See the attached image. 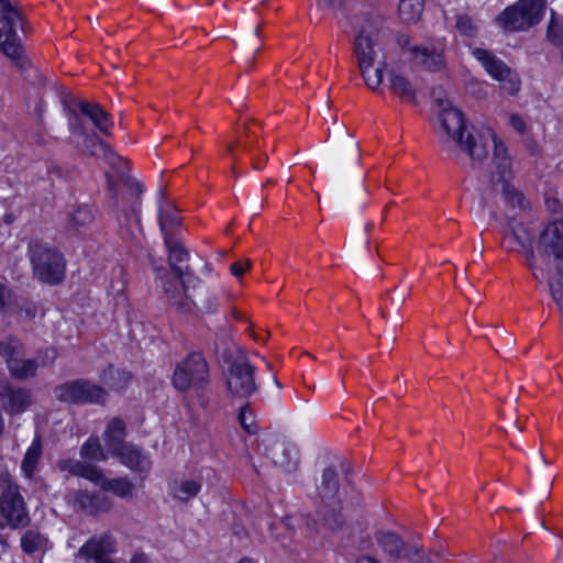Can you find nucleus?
<instances>
[{"label":"nucleus","mask_w":563,"mask_h":563,"mask_svg":"<svg viewBox=\"0 0 563 563\" xmlns=\"http://www.w3.org/2000/svg\"><path fill=\"white\" fill-rule=\"evenodd\" d=\"M43 452L42 440L35 437L31 445L26 450L21 463V471L26 478H32Z\"/></svg>","instance_id":"nucleus-31"},{"label":"nucleus","mask_w":563,"mask_h":563,"mask_svg":"<svg viewBox=\"0 0 563 563\" xmlns=\"http://www.w3.org/2000/svg\"><path fill=\"white\" fill-rule=\"evenodd\" d=\"M548 37L556 45L563 43V18H556L553 10L548 25Z\"/></svg>","instance_id":"nucleus-46"},{"label":"nucleus","mask_w":563,"mask_h":563,"mask_svg":"<svg viewBox=\"0 0 563 563\" xmlns=\"http://www.w3.org/2000/svg\"><path fill=\"white\" fill-rule=\"evenodd\" d=\"M66 501L76 512L97 515L107 512L112 508L113 501L100 493H90L86 489L70 490L66 495Z\"/></svg>","instance_id":"nucleus-18"},{"label":"nucleus","mask_w":563,"mask_h":563,"mask_svg":"<svg viewBox=\"0 0 563 563\" xmlns=\"http://www.w3.org/2000/svg\"><path fill=\"white\" fill-rule=\"evenodd\" d=\"M115 456L124 466L140 474L146 475L152 467L150 455L133 443L125 444Z\"/></svg>","instance_id":"nucleus-23"},{"label":"nucleus","mask_w":563,"mask_h":563,"mask_svg":"<svg viewBox=\"0 0 563 563\" xmlns=\"http://www.w3.org/2000/svg\"><path fill=\"white\" fill-rule=\"evenodd\" d=\"M158 222L164 235L165 245H169V240H172L170 238L174 230L179 225L180 219L175 211L170 209H163L161 207L158 211Z\"/></svg>","instance_id":"nucleus-36"},{"label":"nucleus","mask_w":563,"mask_h":563,"mask_svg":"<svg viewBox=\"0 0 563 563\" xmlns=\"http://www.w3.org/2000/svg\"><path fill=\"white\" fill-rule=\"evenodd\" d=\"M548 278L552 298L560 310L563 311V272H560L559 268H556L555 274L549 273Z\"/></svg>","instance_id":"nucleus-43"},{"label":"nucleus","mask_w":563,"mask_h":563,"mask_svg":"<svg viewBox=\"0 0 563 563\" xmlns=\"http://www.w3.org/2000/svg\"><path fill=\"white\" fill-rule=\"evenodd\" d=\"M0 402L8 415H19L31 406L32 393L24 387L4 384L0 387Z\"/></svg>","instance_id":"nucleus-22"},{"label":"nucleus","mask_w":563,"mask_h":563,"mask_svg":"<svg viewBox=\"0 0 563 563\" xmlns=\"http://www.w3.org/2000/svg\"><path fill=\"white\" fill-rule=\"evenodd\" d=\"M209 382V367L201 353H191L177 364L173 385L178 390L203 388Z\"/></svg>","instance_id":"nucleus-12"},{"label":"nucleus","mask_w":563,"mask_h":563,"mask_svg":"<svg viewBox=\"0 0 563 563\" xmlns=\"http://www.w3.org/2000/svg\"><path fill=\"white\" fill-rule=\"evenodd\" d=\"M396 42L402 54H408L410 60L417 66L430 71H440L445 68V45L442 41L412 44L408 35L399 34Z\"/></svg>","instance_id":"nucleus-9"},{"label":"nucleus","mask_w":563,"mask_h":563,"mask_svg":"<svg viewBox=\"0 0 563 563\" xmlns=\"http://www.w3.org/2000/svg\"><path fill=\"white\" fill-rule=\"evenodd\" d=\"M264 453L272 463L286 473L297 471L299 452L296 445L282 435L268 434L263 438Z\"/></svg>","instance_id":"nucleus-13"},{"label":"nucleus","mask_w":563,"mask_h":563,"mask_svg":"<svg viewBox=\"0 0 563 563\" xmlns=\"http://www.w3.org/2000/svg\"><path fill=\"white\" fill-rule=\"evenodd\" d=\"M201 482L190 478L180 479L175 483L173 495L180 501H188L195 498L201 490Z\"/></svg>","instance_id":"nucleus-33"},{"label":"nucleus","mask_w":563,"mask_h":563,"mask_svg":"<svg viewBox=\"0 0 563 563\" xmlns=\"http://www.w3.org/2000/svg\"><path fill=\"white\" fill-rule=\"evenodd\" d=\"M16 355L8 361V369L16 379H27L35 376L38 364L34 360H25Z\"/></svg>","instance_id":"nucleus-32"},{"label":"nucleus","mask_w":563,"mask_h":563,"mask_svg":"<svg viewBox=\"0 0 563 563\" xmlns=\"http://www.w3.org/2000/svg\"><path fill=\"white\" fill-rule=\"evenodd\" d=\"M18 27L24 31L22 14L10 0H0V49L15 62H19L23 55Z\"/></svg>","instance_id":"nucleus-8"},{"label":"nucleus","mask_w":563,"mask_h":563,"mask_svg":"<svg viewBox=\"0 0 563 563\" xmlns=\"http://www.w3.org/2000/svg\"><path fill=\"white\" fill-rule=\"evenodd\" d=\"M133 488L134 485L128 477L106 478L101 487L103 492H111L123 499L132 496Z\"/></svg>","instance_id":"nucleus-37"},{"label":"nucleus","mask_w":563,"mask_h":563,"mask_svg":"<svg viewBox=\"0 0 563 563\" xmlns=\"http://www.w3.org/2000/svg\"><path fill=\"white\" fill-rule=\"evenodd\" d=\"M378 545L391 558L406 559L411 563H430L421 548L415 544H406L393 532H382L377 536Z\"/></svg>","instance_id":"nucleus-17"},{"label":"nucleus","mask_w":563,"mask_h":563,"mask_svg":"<svg viewBox=\"0 0 563 563\" xmlns=\"http://www.w3.org/2000/svg\"><path fill=\"white\" fill-rule=\"evenodd\" d=\"M78 107L80 112L92 122L96 129L104 135H110L113 122L107 111H104L98 103L88 101H80Z\"/></svg>","instance_id":"nucleus-26"},{"label":"nucleus","mask_w":563,"mask_h":563,"mask_svg":"<svg viewBox=\"0 0 563 563\" xmlns=\"http://www.w3.org/2000/svg\"><path fill=\"white\" fill-rule=\"evenodd\" d=\"M130 563H151V560L145 553L136 552L132 555Z\"/></svg>","instance_id":"nucleus-54"},{"label":"nucleus","mask_w":563,"mask_h":563,"mask_svg":"<svg viewBox=\"0 0 563 563\" xmlns=\"http://www.w3.org/2000/svg\"><path fill=\"white\" fill-rule=\"evenodd\" d=\"M251 261L244 260V262H235L231 264L230 272L235 277H241L246 269L251 268Z\"/></svg>","instance_id":"nucleus-50"},{"label":"nucleus","mask_w":563,"mask_h":563,"mask_svg":"<svg viewBox=\"0 0 563 563\" xmlns=\"http://www.w3.org/2000/svg\"><path fill=\"white\" fill-rule=\"evenodd\" d=\"M378 41H375L371 36L358 34L354 41V54L357 59V65H367L371 63H377L378 52L375 46Z\"/></svg>","instance_id":"nucleus-28"},{"label":"nucleus","mask_w":563,"mask_h":563,"mask_svg":"<svg viewBox=\"0 0 563 563\" xmlns=\"http://www.w3.org/2000/svg\"><path fill=\"white\" fill-rule=\"evenodd\" d=\"M168 249V260H169V266L174 273V278H170L166 274L165 268H158L157 269V278L161 282V285L163 286V282H166L169 279L170 282L177 283V287H180V284L183 285V282H186L184 277L192 278L189 276V266H179V263L186 262L189 257V254L187 250L184 247V245L173 242L169 240V245H166Z\"/></svg>","instance_id":"nucleus-21"},{"label":"nucleus","mask_w":563,"mask_h":563,"mask_svg":"<svg viewBox=\"0 0 563 563\" xmlns=\"http://www.w3.org/2000/svg\"><path fill=\"white\" fill-rule=\"evenodd\" d=\"M472 54L483 65L485 70L501 84L503 89L509 95H515L519 90L520 80L518 75L501 59L479 47L474 48Z\"/></svg>","instance_id":"nucleus-14"},{"label":"nucleus","mask_w":563,"mask_h":563,"mask_svg":"<svg viewBox=\"0 0 563 563\" xmlns=\"http://www.w3.org/2000/svg\"><path fill=\"white\" fill-rule=\"evenodd\" d=\"M0 529L24 528L30 522L25 501L20 494L19 486L7 474L0 475Z\"/></svg>","instance_id":"nucleus-7"},{"label":"nucleus","mask_w":563,"mask_h":563,"mask_svg":"<svg viewBox=\"0 0 563 563\" xmlns=\"http://www.w3.org/2000/svg\"><path fill=\"white\" fill-rule=\"evenodd\" d=\"M130 375L120 368L113 366L108 367L103 371L102 382L108 385L111 389H121L129 382Z\"/></svg>","instance_id":"nucleus-39"},{"label":"nucleus","mask_w":563,"mask_h":563,"mask_svg":"<svg viewBox=\"0 0 563 563\" xmlns=\"http://www.w3.org/2000/svg\"><path fill=\"white\" fill-rule=\"evenodd\" d=\"M317 4L322 10H336L339 8L335 0H317Z\"/></svg>","instance_id":"nucleus-53"},{"label":"nucleus","mask_w":563,"mask_h":563,"mask_svg":"<svg viewBox=\"0 0 563 563\" xmlns=\"http://www.w3.org/2000/svg\"><path fill=\"white\" fill-rule=\"evenodd\" d=\"M239 563H255V561L250 558H244V559L240 560Z\"/></svg>","instance_id":"nucleus-63"},{"label":"nucleus","mask_w":563,"mask_h":563,"mask_svg":"<svg viewBox=\"0 0 563 563\" xmlns=\"http://www.w3.org/2000/svg\"><path fill=\"white\" fill-rule=\"evenodd\" d=\"M62 468L68 471L70 474L86 478L102 487L106 476L101 468L81 461H65Z\"/></svg>","instance_id":"nucleus-27"},{"label":"nucleus","mask_w":563,"mask_h":563,"mask_svg":"<svg viewBox=\"0 0 563 563\" xmlns=\"http://www.w3.org/2000/svg\"><path fill=\"white\" fill-rule=\"evenodd\" d=\"M32 140H33L34 144H36L38 146H45L47 144V139L41 132L34 133L32 136Z\"/></svg>","instance_id":"nucleus-56"},{"label":"nucleus","mask_w":563,"mask_h":563,"mask_svg":"<svg viewBox=\"0 0 563 563\" xmlns=\"http://www.w3.org/2000/svg\"><path fill=\"white\" fill-rule=\"evenodd\" d=\"M125 437V424L119 419H112L104 430L103 438L106 441V446L113 454H118V451H121L123 446L126 444L123 442Z\"/></svg>","instance_id":"nucleus-29"},{"label":"nucleus","mask_w":563,"mask_h":563,"mask_svg":"<svg viewBox=\"0 0 563 563\" xmlns=\"http://www.w3.org/2000/svg\"><path fill=\"white\" fill-rule=\"evenodd\" d=\"M439 104V121L441 142L446 150L460 148L474 161H483L487 156V146L478 142L467 132L463 113L450 100L437 99Z\"/></svg>","instance_id":"nucleus-2"},{"label":"nucleus","mask_w":563,"mask_h":563,"mask_svg":"<svg viewBox=\"0 0 563 563\" xmlns=\"http://www.w3.org/2000/svg\"><path fill=\"white\" fill-rule=\"evenodd\" d=\"M455 29L461 36L468 38L475 37L478 32V26L467 14H460L456 16Z\"/></svg>","instance_id":"nucleus-45"},{"label":"nucleus","mask_w":563,"mask_h":563,"mask_svg":"<svg viewBox=\"0 0 563 563\" xmlns=\"http://www.w3.org/2000/svg\"><path fill=\"white\" fill-rule=\"evenodd\" d=\"M80 137L82 139V142H78L77 147L81 154L98 158L102 157L111 164H113L115 161H122L121 157L117 156L106 142L97 136V134L87 132Z\"/></svg>","instance_id":"nucleus-24"},{"label":"nucleus","mask_w":563,"mask_h":563,"mask_svg":"<svg viewBox=\"0 0 563 563\" xmlns=\"http://www.w3.org/2000/svg\"><path fill=\"white\" fill-rule=\"evenodd\" d=\"M410 295L409 288H402L399 289L398 295L396 298H393L391 300L395 301L398 305H401L405 302L406 298Z\"/></svg>","instance_id":"nucleus-55"},{"label":"nucleus","mask_w":563,"mask_h":563,"mask_svg":"<svg viewBox=\"0 0 563 563\" xmlns=\"http://www.w3.org/2000/svg\"><path fill=\"white\" fill-rule=\"evenodd\" d=\"M21 354L22 345L18 340L11 336L0 340V355L5 357L7 363L11 357H15Z\"/></svg>","instance_id":"nucleus-47"},{"label":"nucleus","mask_w":563,"mask_h":563,"mask_svg":"<svg viewBox=\"0 0 563 563\" xmlns=\"http://www.w3.org/2000/svg\"><path fill=\"white\" fill-rule=\"evenodd\" d=\"M424 8V0H400L398 11L400 19L406 23H416Z\"/></svg>","instance_id":"nucleus-34"},{"label":"nucleus","mask_w":563,"mask_h":563,"mask_svg":"<svg viewBox=\"0 0 563 563\" xmlns=\"http://www.w3.org/2000/svg\"><path fill=\"white\" fill-rule=\"evenodd\" d=\"M336 133L342 137V148L338 161L339 166L341 168L350 165L360 166L361 148L358 142L353 139L343 124H336Z\"/></svg>","instance_id":"nucleus-25"},{"label":"nucleus","mask_w":563,"mask_h":563,"mask_svg":"<svg viewBox=\"0 0 563 563\" xmlns=\"http://www.w3.org/2000/svg\"><path fill=\"white\" fill-rule=\"evenodd\" d=\"M166 299L180 312H189L197 308L205 313H213L218 308L217 296L200 279L186 278L180 287L177 283L167 279L163 282Z\"/></svg>","instance_id":"nucleus-4"},{"label":"nucleus","mask_w":563,"mask_h":563,"mask_svg":"<svg viewBox=\"0 0 563 563\" xmlns=\"http://www.w3.org/2000/svg\"><path fill=\"white\" fill-rule=\"evenodd\" d=\"M255 371L246 355L239 352L227 372V388L232 397L243 399L256 393Z\"/></svg>","instance_id":"nucleus-11"},{"label":"nucleus","mask_w":563,"mask_h":563,"mask_svg":"<svg viewBox=\"0 0 563 563\" xmlns=\"http://www.w3.org/2000/svg\"><path fill=\"white\" fill-rule=\"evenodd\" d=\"M545 10V0H518L503 10L495 23L506 33L526 32L541 22Z\"/></svg>","instance_id":"nucleus-6"},{"label":"nucleus","mask_w":563,"mask_h":563,"mask_svg":"<svg viewBox=\"0 0 563 563\" xmlns=\"http://www.w3.org/2000/svg\"><path fill=\"white\" fill-rule=\"evenodd\" d=\"M261 26L256 25L253 29L242 30L239 35V44L243 49H254L256 54L261 49V36H260Z\"/></svg>","instance_id":"nucleus-40"},{"label":"nucleus","mask_w":563,"mask_h":563,"mask_svg":"<svg viewBox=\"0 0 563 563\" xmlns=\"http://www.w3.org/2000/svg\"><path fill=\"white\" fill-rule=\"evenodd\" d=\"M508 225L510 233L505 235V243L509 244V250L522 252L528 266L532 269L533 277L540 280L541 277L537 273L534 265L533 233L527 225L520 222L509 221Z\"/></svg>","instance_id":"nucleus-16"},{"label":"nucleus","mask_w":563,"mask_h":563,"mask_svg":"<svg viewBox=\"0 0 563 563\" xmlns=\"http://www.w3.org/2000/svg\"><path fill=\"white\" fill-rule=\"evenodd\" d=\"M45 111V107L44 104L41 102L37 107H36V112H37V120H38V123L42 125L43 124V113Z\"/></svg>","instance_id":"nucleus-57"},{"label":"nucleus","mask_w":563,"mask_h":563,"mask_svg":"<svg viewBox=\"0 0 563 563\" xmlns=\"http://www.w3.org/2000/svg\"><path fill=\"white\" fill-rule=\"evenodd\" d=\"M389 86L395 95L408 101L415 100L416 92L410 81L397 74L396 71L389 73Z\"/></svg>","instance_id":"nucleus-35"},{"label":"nucleus","mask_w":563,"mask_h":563,"mask_svg":"<svg viewBox=\"0 0 563 563\" xmlns=\"http://www.w3.org/2000/svg\"><path fill=\"white\" fill-rule=\"evenodd\" d=\"M10 289L0 282V312H2L10 300Z\"/></svg>","instance_id":"nucleus-51"},{"label":"nucleus","mask_w":563,"mask_h":563,"mask_svg":"<svg viewBox=\"0 0 563 563\" xmlns=\"http://www.w3.org/2000/svg\"><path fill=\"white\" fill-rule=\"evenodd\" d=\"M68 129L70 133L75 137H80L87 133L84 128L80 118L76 113H71L68 118Z\"/></svg>","instance_id":"nucleus-49"},{"label":"nucleus","mask_w":563,"mask_h":563,"mask_svg":"<svg viewBox=\"0 0 563 563\" xmlns=\"http://www.w3.org/2000/svg\"><path fill=\"white\" fill-rule=\"evenodd\" d=\"M384 19L379 14H367L364 19V23L358 34L371 36L375 41H378L384 35Z\"/></svg>","instance_id":"nucleus-38"},{"label":"nucleus","mask_w":563,"mask_h":563,"mask_svg":"<svg viewBox=\"0 0 563 563\" xmlns=\"http://www.w3.org/2000/svg\"><path fill=\"white\" fill-rule=\"evenodd\" d=\"M236 144H238V142H235V143H229V144L227 145V151H228V153H229V154L234 155V148H235V145H236Z\"/></svg>","instance_id":"nucleus-60"},{"label":"nucleus","mask_w":563,"mask_h":563,"mask_svg":"<svg viewBox=\"0 0 563 563\" xmlns=\"http://www.w3.org/2000/svg\"><path fill=\"white\" fill-rule=\"evenodd\" d=\"M46 542L47 539L44 536L36 531L30 530L22 536L21 548L25 553L32 554L45 547Z\"/></svg>","instance_id":"nucleus-41"},{"label":"nucleus","mask_w":563,"mask_h":563,"mask_svg":"<svg viewBox=\"0 0 563 563\" xmlns=\"http://www.w3.org/2000/svg\"><path fill=\"white\" fill-rule=\"evenodd\" d=\"M240 424L244 430L249 433H254L256 431V427L254 423V418L251 412L247 411V407L243 406L239 413Z\"/></svg>","instance_id":"nucleus-48"},{"label":"nucleus","mask_w":563,"mask_h":563,"mask_svg":"<svg viewBox=\"0 0 563 563\" xmlns=\"http://www.w3.org/2000/svg\"><path fill=\"white\" fill-rule=\"evenodd\" d=\"M487 134L494 144L493 164L495 169L490 178L492 194L500 195L505 203L514 210H526L529 202L522 192L510 184L512 177L511 158L507 154L506 146L492 130H488Z\"/></svg>","instance_id":"nucleus-5"},{"label":"nucleus","mask_w":563,"mask_h":563,"mask_svg":"<svg viewBox=\"0 0 563 563\" xmlns=\"http://www.w3.org/2000/svg\"><path fill=\"white\" fill-rule=\"evenodd\" d=\"M115 551V540L109 533L93 536L78 550L77 558L86 563H117L109 555Z\"/></svg>","instance_id":"nucleus-19"},{"label":"nucleus","mask_w":563,"mask_h":563,"mask_svg":"<svg viewBox=\"0 0 563 563\" xmlns=\"http://www.w3.org/2000/svg\"><path fill=\"white\" fill-rule=\"evenodd\" d=\"M45 111V107L44 104L41 102L37 107H36V112H37V120H38V123L42 125L43 124V113Z\"/></svg>","instance_id":"nucleus-58"},{"label":"nucleus","mask_w":563,"mask_h":563,"mask_svg":"<svg viewBox=\"0 0 563 563\" xmlns=\"http://www.w3.org/2000/svg\"><path fill=\"white\" fill-rule=\"evenodd\" d=\"M95 219V213L89 206L82 205L70 213L69 221L76 228H81L90 224Z\"/></svg>","instance_id":"nucleus-44"},{"label":"nucleus","mask_w":563,"mask_h":563,"mask_svg":"<svg viewBox=\"0 0 563 563\" xmlns=\"http://www.w3.org/2000/svg\"><path fill=\"white\" fill-rule=\"evenodd\" d=\"M55 397L65 402L99 404L103 401L106 391L93 383L77 379L56 387Z\"/></svg>","instance_id":"nucleus-15"},{"label":"nucleus","mask_w":563,"mask_h":563,"mask_svg":"<svg viewBox=\"0 0 563 563\" xmlns=\"http://www.w3.org/2000/svg\"><path fill=\"white\" fill-rule=\"evenodd\" d=\"M538 249L543 256L563 262V221L550 222L542 229Z\"/></svg>","instance_id":"nucleus-20"},{"label":"nucleus","mask_w":563,"mask_h":563,"mask_svg":"<svg viewBox=\"0 0 563 563\" xmlns=\"http://www.w3.org/2000/svg\"><path fill=\"white\" fill-rule=\"evenodd\" d=\"M515 428L520 432L523 430V427H521L518 422H515Z\"/></svg>","instance_id":"nucleus-64"},{"label":"nucleus","mask_w":563,"mask_h":563,"mask_svg":"<svg viewBox=\"0 0 563 563\" xmlns=\"http://www.w3.org/2000/svg\"><path fill=\"white\" fill-rule=\"evenodd\" d=\"M252 167H253V169H255V170H260V169H262V164L260 163V159H253V161H252Z\"/></svg>","instance_id":"nucleus-61"},{"label":"nucleus","mask_w":563,"mask_h":563,"mask_svg":"<svg viewBox=\"0 0 563 563\" xmlns=\"http://www.w3.org/2000/svg\"><path fill=\"white\" fill-rule=\"evenodd\" d=\"M120 187L108 176V188L112 195L113 208L117 221L121 227H128L130 233L135 236L141 233V184L124 174L120 175Z\"/></svg>","instance_id":"nucleus-3"},{"label":"nucleus","mask_w":563,"mask_h":563,"mask_svg":"<svg viewBox=\"0 0 563 563\" xmlns=\"http://www.w3.org/2000/svg\"><path fill=\"white\" fill-rule=\"evenodd\" d=\"M356 563H378V562L376 560H374L373 558L363 556V558L358 559Z\"/></svg>","instance_id":"nucleus-59"},{"label":"nucleus","mask_w":563,"mask_h":563,"mask_svg":"<svg viewBox=\"0 0 563 563\" xmlns=\"http://www.w3.org/2000/svg\"><path fill=\"white\" fill-rule=\"evenodd\" d=\"M387 67L383 56L377 63L358 66L365 85L373 91H377L383 82L384 71Z\"/></svg>","instance_id":"nucleus-30"},{"label":"nucleus","mask_w":563,"mask_h":563,"mask_svg":"<svg viewBox=\"0 0 563 563\" xmlns=\"http://www.w3.org/2000/svg\"><path fill=\"white\" fill-rule=\"evenodd\" d=\"M292 519L290 517H287L284 519V525L288 528V529H292V523H291Z\"/></svg>","instance_id":"nucleus-62"},{"label":"nucleus","mask_w":563,"mask_h":563,"mask_svg":"<svg viewBox=\"0 0 563 563\" xmlns=\"http://www.w3.org/2000/svg\"><path fill=\"white\" fill-rule=\"evenodd\" d=\"M312 499L316 505L317 520H310L309 516L303 517L306 526L313 531H318L319 526L333 532L340 530L345 520L341 515L342 499L335 468L329 466L322 471Z\"/></svg>","instance_id":"nucleus-1"},{"label":"nucleus","mask_w":563,"mask_h":563,"mask_svg":"<svg viewBox=\"0 0 563 563\" xmlns=\"http://www.w3.org/2000/svg\"><path fill=\"white\" fill-rule=\"evenodd\" d=\"M509 122H510V125H511L516 131H518L519 133L525 132V130H526V124H525L523 120H522L519 115L512 114V115L509 118Z\"/></svg>","instance_id":"nucleus-52"},{"label":"nucleus","mask_w":563,"mask_h":563,"mask_svg":"<svg viewBox=\"0 0 563 563\" xmlns=\"http://www.w3.org/2000/svg\"><path fill=\"white\" fill-rule=\"evenodd\" d=\"M80 455L84 459L93 461H104L107 454L104 453L98 438H89L80 448Z\"/></svg>","instance_id":"nucleus-42"},{"label":"nucleus","mask_w":563,"mask_h":563,"mask_svg":"<svg viewBox=\"0 0 563 563\" xmlns=\"http://www.w3.org/2000/svg\"><path fill=\"white\" fill-rule=\"evenodd\" d=\"M31 262L35 276L43 283L57 284L65 275L63 256L40 242L30 245Z\"/></svg>","instance_id":"nucleus-10"}]
</instances>
